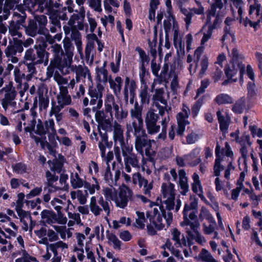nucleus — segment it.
<instances>
[{"mask_svg": "<svg viewBox=\"0 0 262 262\" xmlns=\"http://www.w3.org/2000/svg\"><path fill=\"white\" fill-rule=\"evenodd\" d=\"M232 69H230V82L236 81L238 77L234 78L235 75L239 71L241 82H243V75L245 72V66L241 62L240 60L243 58L242 55L239 54L236 48H233L232 52Z\"/></svg>", "mask_w": 262, "mask_h": 262, "instance_id": "1", "label": "nucleus"}, {"mask_svg": "<svg viewBox=\"0 0 262 262\" xmlns=\"http://www.w3.org/2000/svg\"><path fill=\"white\" fill-rule=\"evenodd\" d=\"M174 186V184L171 182H169V186H168L166 183H163L161 186V192L163 198H166L169 194V196L167 199L174 201L176 196Z\"/></svg>", "mask_w": 262, "mask_h": 262, "instance_id": "2", "label": "nucleus"}, {"mask_svg": "<svg viewBox=\"0 0 262 262\" xmlns=\"http://www.w3.org/2000/svg\"><path fill=\"white\" fill-rule=\"evenodd\" d=\"M219 123L220 124V128L223 135L227 133V130L229 122V115L226 113V118L222 115L221 112L219 110L216 112Z\"/></svg>", "mask_w": 262, "mask_h": 262, "instance_id": "3", "label": "nucleus"}, {"mask_svg": "<svg viewBox=\"0 0 262 262\" xmlns=\"http://www.w3.org/2000/svg\"><path fill=\"white\" fill-rule=\"evenodd\" d=\"M59 158L60 160L55 158L52 161L49 160L48 161V163L50 166L52 165V166L50 167L51 170L57 173H61L63 167V161L65 160L64 157L62 155L59 156Z\"/></svg>", "mask_w": 262, "mask_h": 262, "instance_id": "4", "label": "nucleus"}, {"mask_svg": "<svg viewBox=\"0 0 262 262\" xmlns=\"http://www.w3.org/2000/svg\"><path fill=\"white\" fill-rule=\"evenodd\" d=\"M108 82L110 84V87L113 90L115 95H117L118 93H120L122 89L123 79L120 76H117L115 80H114L112 76H109Z\"/></svg>", "mask_w": 262, "mask_h": 262, "instance_id": "5", "label": "nucleus"}, {"mask_svg": "<svg viewBox=\"0 0 262 262\" xmlns=\"http://www.w3.org/2000/svg\"><path fill=\"white\" fill-rule=\"evenodd\" d=\"M239 131L238 129L236 130L234 133L230 134L231 140L235 141L236 142L239 143L240 145L244 144V141H247V143L249 147H250L252 143L250 141V136L249 135L244 134L241 138H239Z\"/></svg>", "mask_w": 262, "mask_h": 262, "instance_id": "6", "label": "nucleus"}, {"mask_svg": "<svg viewBox=\"0 0 262 262\" xmlns=\"http://www.w3.org/2000/svg\"><path fill=\"white\" fill-rule=\"evenodd\" d=\"M36 51V55L38 60H36V63H43L45 66H47L49 62V53L46 51V49H42L37 48H34Z\"/></svg>", "mask_w": 262, "mask_h": 262, "instance_id": "7", "label": "nucleus"}, {"mask_svg": "<svg viewBox=\"0 0 262 262\" xmlns=\"http://www.w3.org/2000/svg\"><path fill=\"white\" fill-rule=\"evenodd\" d=\"M132 125L134 129V136L135 137L141 136L143 138L147 137L145 130L143 128V120H139L137 122L134 121L132 123Z\"/></svg>", "mask_w": 262, "mask_h": 262, "instance_id": "8", "label": "nucleus"}, {"mask_svg": "<svg viewBox=\"0 0 262 262\" xmlns=\"http://www.w3.org/2000/svg\"><path fill=\"white\" fill-rule=\"evenodd\" d=\"M26 33L32 37H34L37 33L39 34V27L35 19H30L27 27L25 26Z\"/></svg>", "mask_w": 262, "mask_h": 262, "instance_id": "9", "label": "nucleus"}, {"mask_svg": "<svg viewBox=\"0 0 262 262\" xmlns=\"http://www.w3.org/2000/svg\"><path fill=\"white\" fill-rule=\"evenodd\" d=\"M34 18L38 25L39 34H44L45 29L47 24V17L45 15H35Z\"/></svg>", "mask_w": 262, "mask_h": 262, "instance_id": "10", "label": "nucleus"}, {"mask_svg": "<svg viewBox=\"0 0 262 262\" xmlns=\"http://www.w3.org/2000/svg\"><path fill=\"white\" fill-rule=\"evenodd\" d=\"M19 1L18 0H5L4 4L3 13H5L6 17L7 15H10V10H14L15 6H18L17 4Z\"/></svg>", "mask_w": 262, "mask_h": 262, "instance_id": "11", "label": "nucleus"}, {"mask_svg": "<svg viewBox=\"0 0 262 262\" xmlns=\"http://www.w3.org/2000/svg\"><path fill=\"white\" fill-rule=\"evenodd\" d=\"M242 0H233V5L235 8H232L231 10L232 14L234 17H235V13L237 11L238 16L236 17V18L239 19L240 23H242V15L243 13V10L242 9Z\"/></svg>", "mask_w": 262, "mask_h": 262, "instance_id": "12", "label": "nucleus"}, {"mask_svg": "<svg viewBox=\"0 0 262 262\" xmlns=\"http://www.w3.org/2000/svg\"><path fill=\"white\" fill-rule=\"evenodd\" d=\"M199 217L201 221H202L205 219L210 223H212L214 224H216L212 215L210 214L209 210L204 206L202 207Z\"/></svg>", "mask_w": 262, "mask_h": 262, "instance_id": "13", "label": "nucleus"}, {"mask_svg": "<svg viewBox=\"0 0 262 262\" xmlns=\"http://www.w3.org/2000/svg\"><path fill=\"white\" fill-rule=\"evenodd\" d=\"M49 144L51 145V153L55 152L56 148L58 147L56 140L60 142V138L57 136L56 132H51L48 134Z\"/></svg>", "mask_w": 262, "mask_h": 262, "instance_id": "14", "label": "nucleus"}, {"mask_svg": "<svg viewBox=\"0 0 262 262\" xmlns=\"http://www.w3.org/2000/svg\"><path fill=\"white\" fill-rule=\"evenodd\" d=\"M245 108V98L242 97L236 101L232 110L235 114H241Z\"/></svg>", "mask_w": 262, "mask_h": 262, "instance_id": "15", "label": "nucleus"}, {"mask_svg": "<svg viewBox=\"0 0 262 262\" xmlns=\"http://www.w3.org/2000/svg\"><path fill=\"white\" fill-rule=\"evenodd\" d=\"M41 216L42 219H46V223L50 224L52 223V220L57 219V215L53 210L44 209L41 212Z\"/></svg>", "mask_w": 262, "mask_h": 262, "instance_id": "16", "label": "nucleus"}, {"mask_svg": "<svg viewBox=\"0 0 262 262\" xmlns=\"http://www.w3.org/2000/svg\"><path fill=\"white\" fill-rule=\"evenodd\" d=\"M114 140L116 143L117 141H118L120 144H124V137L123 130L121 129L120 125L118 124L114 128Z\"/></svg>", "mask_w": 262, "mask_h": 262, "instance_id": "17", "label": "nucleus"}, {"mask_svg": "<svg viewBox=\"0 0 262 262\" xmlns=\"http://www.w3.org/2000/svg\"><path fill=\"white\" fill-rule=\"evenodd\" d=\"M63 48L65 51V55L69 60H72L73 56V47L69 39L63 40Z\"/></svg>", "mask_w": 262, "mask_h": 262, "instance_id": "18", "label": "nucleus"}, {"mask_svg": "<svg viewBox=\"0 0 262 262\" xmlns=\"http://www.w3.org/2000/svg\"><path fill=\"white\" fill-rule=\"evenodd\" d=\"M50 250L53 253L54 256H58V252L57 249L58 248H68V245L61 241L57 242L54 244H50L49 245Z\"/></svg>", "mask_w": 262, "mask_h": 262, "instance_id": "19", "label": "nucleus"}, {"mask_svg": "<svg viewBox=\"0 0 262 262\" xmlns=\"http://www.w3.org/2000/svg\"><path fill=\"white\" fill-rule=\"evenodd\" d=\"M142 107L139 105L138 102L136 101L135 103L134 109L130 111L131 116L133 118H135L139 120H143L142 118Z\"/></svg>", "mask_w": 262, "mask_h": 262, "instance_id": "20", "label": "nucleus"}, {"mask_svg": "<svg viewBox=\"0 0 262 262\" xmlns=\"http://www.w3.org/2000/svg\"><path fill=\"white\" fill-rule=\"evenodd\" d=\"M113 108L115 111V118L118 120V121H120L122 120L123 119L126 118L127 117L128 115L127 111L123 110L122 108L121 112L120 113L119 106L116 103L113 106Z\"/></svg>", "mask_w": 262, "mask_h": 262, "instance_id": "21", "label": "nucleus"}, {"mask_svg": "<svg viewBox=\"0 0 262 262\" xmlns=\"http://www.w3.org/2000/svg\"><path fill=\"white\" fill-rule=\"evenodd\" d=\"M107 233V238L109 241L112 242L114 244L115 249L120 250L121 246V242L117 238V236L114 233H109V230L106 231Z\"/></svg>", "mask_w": 262, "mask_h": 262, "instance_id": "22", "label": "nucleus"}, {"mask_svg": "<svg viewBox=\"0 0 262 262\" xmlns=\"http://www.w3.org/2000/svg\"><path fill=\"white\" fill-rule=\"evenodd\" d=\"M119 197L120 201L119 203H116L117 206L121 208H124L127 206L128 203V198L125 190H120L119 193Z\"/></svg>", "mask_w": 262, "mask_h": 262, "instance_id": "23", "label": "nucleus"}, {"mask_svg": "<svg viewBox=\"0 0 262 262\" xmlns=\"http://www.w3.org/2000/svg\"><path fill=\"white\" fill-rule=\"evenodd\" d=\"M158 118L159 116L158 114H155L153 111H148L146 114L145 118L146 125L157 123Z\"/></svg>", "mask_w": 262, "mask_h": 262, "instance_id": "24", "label": "nucleus"}, {"mask_svg": "<svg viewBox=\"0 0 262 262\" xmlns=\"http://www.w3.org/2000/svg\"><path fill=\"white\" fill-rule=\"evenodd\" d=\"M139 77L142 84H146L145 77L149 75V71L145 68V64H141L140 66Z\"/></svg>", "mask_w": 262, "mask_h": 262, "instance_id": "25", "label": "nucleus"}, {"mask_svg": "<svg viewBox=\"0 0 262 262\" xmlns=\"http://www.w3.org/2000/svg\"><path fill=\"white\" fill-rule=\"evenodd\" d=\"M39 106L41 110L42 108L46 110L49 106V99L48 97L45 98L42 91H38Z\"/></svg>", "mask_w": 262, "mask_h": 262, "instance_id": "26", "label": "nucleus"}, {"mask_svg": "<svg viewBox=\"0 0 262 262\" xmlns=\"http://www.w3.org/2000/svg\"><path fill=\"white\" fill-rule=\"evenodd\" d=\"M71 184L74 189L81 188L83 185V181L77 173H75V178H71Z\"/></svg>", "mask_w": 262, "mask_h": 262, "instance_id": "27", "label": "nucleus"}, {"mask_svg": "<svg viewBox=\"0 0 262 262\" xmlns=\"http://www.w3.org/2000/svg\"><path fill=\"white\" fill-rule=\"evenodd\" d=\"M199 256L202 261L204 262H212L215 260L211 254L204 248L202 250Z\"/></svg>", "mask_w": 262, "mask_h": 262, "instance_id": "28", "label": "nucleus"}, {"mask_svg": "<svg viewBox=\"0 0 262 262\" xmlns=\"http://www.w3.org/2000/svg\"><path fill=\"white\" fill-rule=\"evenodd\" d=\"M218 105L229 103V95L226 94H220L216 96L214 99Z\"/></svg>", "mask_w": 262, "mask_h": 262, "instance_id": "29", "label": "nucleus"}, {"mask_svg": "<svg viewBox=\"0 0 262 262\" xmlns=\"http://www.w3.org/2000/svg\"><path fill=\"white\" fill-rule=\"evenodd\" d=\"M46 177L48 181V186L51 187L55 188L53 183L58 181L59 178L55 173L52 174L50 171L47 170L46 172Z\"/></svg>", "mask_w": 262, "mask_h": 262, "instance_id": "30", "label": "nucleus"}, {"mask_svg": "<svg viewBox=\"0 0 262 262\" xmlns=\"http://www.w3.org/2000/svg\"><path fill=\"white\" fill-rule=\"evenodd\" d=\"M181 225L182 226H190L191 229L195 233L196 231H198L197 229L199 227L200 224L199 220H195L194 222H191L188 217H187V222L185 219H183V221L181 223Z\"/></svg>", "mask_w": 262, "mask_h": 262, "instance_id": "31", "label": "nucleus"}, {"mask_svg": "<svg viewBox=\"0 0 262 262\" xmlns=\"http://www.w3.org/2000/svg\"><path fill=\"white\" fill-rule=\"evenodd\" d=\"M224 149H222V152L221 151V147L218 143H217L215 149V154L216 159L215 160V164L214 165H221V162L222 160L223 156H224Z\"/></svg>", "mask_w": 262, "mask_h": 262, "instance_id": "32", "label": "nucleus"}, {"mask_svg": "<svg viewBox=\"0 0 262 262\" xmlns=\"http://www.w3.org/2000/svg\"><path fill=\"white\" fill-rule=\"evenodd\" d=\"M224 149H222V152L221 151V147L218 143H217L215 149V154L216 159L215 160V164L214 165H221V162L222 160L223 156H224Z\"/></svg>", "mask_w": 262, "mask_h": 262, "instance_id": "33", "label": "nucleus"}, {"mask_svg": "<svg viewBox=\"0 0 262 262\" xmlns=\"http://www.w3.org/2000/svg\"><path fill=\"white\" fill-rule=\"evenodd\" d=\"M21 25L14 20H11L9 28V33L12 37L16 36L17 31L20 29Z\"/></svg>", "mask_w": 262, "mask_h": 262, "instance_id": "34", "label": "nucleus"}, {"mask_svg": "<svg viewBox=\"0 0 262 262\" xmlns=\"http://www.w3.org/2000/svg\"><path fill=\"white\" fill-rule=\"evenodd\" d=\"M161 213L162 214L163 217L165 219L166 224L168 226H170L171 224L172 219H173V215L172 213L170 212V211L167 212L166 214V210L164 209L163 206H161L160 207Z\"/></svg>", "mask_w": 262, "mask_h": 262, "instance_id": "35", "label": "nucleus"}, {"mask_svg": "<svg viewBox=\"0 0 262 262\" xmlns=\"http://www.w3.org/2000/svg\"><path fill=\"white\" fill-rule=\"evenodd\" d=\"M179 186L182 190L180 192L183 195H185L189 190V185L188 184V179L185 180H181L179 181Z\"/></svg>", "mask_w": 262, "mask_h": 262, "instance_id": "36", "label": "nucleus"}, {"mask_svg": "<svg viewBox=\"0 0 262 262\" xmlns=\"http://www.w3.org/2000/svg\"><path fill=\"white\" fill-rule=\"evenodd\" d=\"M88 196V193L87 190H84V194L83 193L82 191L81 190H78L77 191V196L79 203L81 205H84L86 203Z\"/></svg>", "mask_w": 262, "mask_h": 262, "instance_id": "37", "label": "nucleus"}, {"mask_svg": "<svg viewBox=\"0 0 262 262\" xmlns=\"http://www.w3.org/2000/svg\"><path fill=\"white\" fill-rule=\"evenodd\" d=\"M13 46L15 49L16 51L18 53H21L24 51L23 41L16 37H13L12 41Z\"/></svg>", "mask_w": 262, "mask_h": 262, "instance_id": "38", "label": "nucleus"}, {"mask_svg": "<svg viewBox=\"0 0 262 262\" xmlns=\"http://www.w3.org/2000/svg\"><path fill=\"white\" fill-rule=\"evenodd\" d=\"M113 120L111 119V117L108 119L105 118L102 121L98 123V129H100L101 128L103 130H106L108 128L111 127L112 126V123Z\"/></svg>", "mask_w": 262, "mask_h": 262, "instance_id": "39", "label": "nucleus"}, {"mask_svg": "<svg viewBox=\"0 0 262 262\" xmlns=\"http://www.w3.org/2000/svg\"><path fill=\"white\" fill-rule=\"evenodd\" d=\"M15 210L19 217L20 221L24 220L25 218L28 217L30 221H31V223H33L32 218L29 211H25L23 208L16 209Z\"/></svg>", "mask_w": 262, "mask_h": 262, "instance_id": "40", "label": "nucleus"}, {"mask_svg": "<svg viewBox=\"0 0 262 262\" xmlns=\"http://www.w3.org/2000/svg\"><path fill=\"white\" fill-rule=\"evenodd\" d=\"M13 170L16 172L25 173L27 171V166L21 162L17 163L12 166Z\"/></svg>", "mask_w": 262, "mask_h": 262, "instance_id": "41", "label": "nucleus"}, {"mask_svg": "<svg viewBox=\"0 0 262 262\" xmlns=\"http://www.w3.org/2000/svg\"><path fill=\"white\" fill-rule=\"evenodd\" d=\"M136 50L138 52L140 55L141 64H145V62L148 63L150 59L149 56L146 55L145 52L139 47H137Z\"/></svg>", "mask_w": 262, "mask_h": 262, "instance_id": "42", "label": "nucleus"}, {"mask_svg": "<svg viewBox=\"0 0 262 262\" xmlns=\"http://www.w3.org/2000/svg\"><path fill=\"white\" fill-rule=\"evenodd\" d=\"M62 56L61 55H54L53 60L51 61V64L59 71L60 70V67H61Z\"/></svg>", "mask_w": 262, "mask_h": 262, "instance_id": "43", "label": "nucleus"}, {"mask_svg": "<svg viewBox=\"0 0 262 262\" xmlns=\"http://www.w3.org/2000/svg\"><path fill=\"white\" fill-rule=\"evenodd\" d=\"M49 18L51 21V23L55 26H58L60 25L59 18L58 16V11H54L50 15Z\"/></svg>", "mask_w": 262, "mask_h": 262, "instance_id": "44", "label": "nucleus"}, {"mask_svg": "<svg viewBox=\"0 0 262 262\" xmlns=\"http://www.w3.org/2000/svg\"><path fill=\"white\" fill-rule=\"evenodd\" d=\"M148 133L150 135L155 134L159 132L160 126L157 125V123L146 125Z\"/></svg>", "mask_w": 262, "mask_h": 262, "instance_id": "45", "label": "nucleus"}, {"mask_svg": "<svg viewBox=\"0 0 262 262\" xmlns=\"http://www.w3.org/2000/svg\"><path fill=\"white\" fill-rule=\"evenodd\" d=\"M243 188H244V185L243 184H237L236 188L232 190L231 199L234 201L237 200L239 194Z\"/></svg>", "mask_w": 262, "mask_h": 262, "instance_id": "46", "label": "nucleus"}, {"mask_svg": "<svg viewBox=\"0 0 262 262\" xmlns=\"http://www.w3.org/2000/svg\"><path fill=\"white\" fill-rule=\"evenodd\" d=\"M24 59L26 60L36 61V58L34 53V50L30 48L26 51Z\"/></svg>", "mask_w": 262, "mask_h": 262, "instance_id": "47", "label": "nucleus"}, {"mask_svg": "<svg viewBox=\"0 0 262 262\" xmlns=\"http://www.w3.org/2000/svg\"><path fill=\"white\" fill-rule=\"evenodd\" d=\"M139 96L142 104L149 102V97L146 89H144L141 91Z\"/></svg>", "mask_w": 262, "mask_h": 262, "instance_id": "48", "label": "nucleus"}, {"mask_svg": "<svg viewBox=\"0 0 262 262\" xmlns=\"http://www.w3.org/2000/svg\"><path fill=\"white\" fill-rule=\"evenodd\" d=\"M142 137H143L141 136L136 137L135 141V148L138 152L141 154L143 152V147H144V144H143L142 141Z\"/></svg>", "mask_w": 262, "mask_h": 262, "instance_id": "49", "label": "nucleus"}, {"mask_svg": "<svg viewBox=\"0 0 262 262\" xmlns=\"http://www.w3.org/2000/svg\"><path fill=\"white\" fill-rule=\"evenodd\" d=\"M37 129L35 134L40 136L45 135L47 131L45 130L43 124L40 119H38V123L36 125Z\"/></svg>", "mask_w": 262, "mask_h": 262, "instance_id": "50", "label": "nucleus"}, {"mask_svg": "<svg viewBox=\"0 0 262 262\" xmlns=\"http://www.w3.org/2000/svg\"><path fill=\"white\" fill-rule=\"evenodd\" d=\"M48 45L45 37H40L37 39L36 44L34 46V48H37L42 49H46Z\"/></svg>", "mask_w": 262, "mask_h": 262, "instance_id": "51", "label": "nucleus"}, {"mask_svg": "<svg viewBox=\"0 0 262 262\" xmlns=\"http://www.w3.org/2000/svg\"><path fill=\"white\" fill-rule=\"evenodd\" d=\"M89 6L90 7L94 9L95 11L99 12L102 11L101 2L99 1H96V0H90Z\"/></svg>", "mask_w": 262, "mask_h": 262, "instance_id": "52", "label": "nucleus"}, {"mask_svg": "<svg viewBox=\"0 0 262 262\" xmlns=\"http://www.w3.org/2000/svg\"><path fill=\"white\" fill-rule=\"evenodd\" d=\"M23 63L27 67L28 71L29 73L34 74L36 73L37 71L36 70L35 66L39 64V63H36V61H31V62L30 63H28L26 61H24Z\"/></svg>", "mask_w": 262, "mask_h": 262, "instance_id": "53", "label": "nucleus"}, {"mask_svg": "<svg viewBox=\"0 0 262 262\" xmlns=\"http://www.w3.org/2000/svg\"><path fill=\"white\" fill-rule=\"evenodd\" d=\"M255 84L253 82H249L247 85V97L249 99L253 98L256 94L254 90Z\"/></svg>", "mask_w": 262, "mask_h": 262, "instance_id": "54", "label": "nucleus"}, {"mask_svg": "<svg viewBox=\"0 0 262 262\" xmlns=\"http://www.w3.org/2000/svg\"><path fill=\"white\" fill-rule=\"evenodd\" d=\"M10 45L7 47L5 50V54L7 57H9L11 56L15 55L17 52L14 49V47L12 45V41L10 40Z\"/></svg>", "mask_w": 262, "mask_h": 262, "instance_id": "55", "label": "nucleus"}, {"mask_svg": "<svg viewBox=\"0 0 262 262\" xmlns=\"http://www.w3.org/2000/svg\"><path fill=\"white\" fill-rule=\"evenodd\" d=\"M25 195L23 192H20L17 194L18 200L16 201V205L15 207V210L18 209L23 208L24 207V200L25 198Z\"/></svg>", "mask_w": 262, "mask_h": 262, "instance_id": "56", "label": "nucleus"}, {"mask_svg": "<svg viewBox=\"0 0 262 262\" xmlns=\"http://www.w3.org/2000/svg\"><path fill=\"white\" fill-rule=\"evenodd\" d=\"M124 163L130 164L134 167H138L139 161L137 158L128 156L124 158Z\"/></svg>", "mask_w": 262, "mask_h": 262, "instance_id": "57", "label": "nucleus"}, {"mask_svg": "<svg viewBox=\"0 0 262 262\" xmlns=\"http://www.w3.org/2000/svg\"><path fill=\"white\" fill-rule=\"evenodd\" d=\"M123 10L126 17H130L132 14V8L130 3L127 0H124L123 2Z\"/></svg>", "mask_w": 262, "mask_h": 262, "instance_id": "58", "label": "nucleus"}, {"mask_svg": "<svg viewBox=\"0 0 262 262\" xmlns=\"http://www.w3.org/2000/svg\"><path fill=\"white\" fill-rule=\"evenodd\" d=\"M23 14L24 15H21L19 13H18L17 12H14L13 17H17V19L15 21L16 22L19 24L20 25L25 27L23 25V24L25 22V19L27 16L25 12H24Z\"/></svg>", "mask_w": 262, "mask_h": 262, "instance_id": "59", "label": "nucleus"}, {"mask_svg": "<svg viewBox=\"0 0 262 262\" xmlns=\"http://www.w3.org/2000/svg\"><path fill=\"white\" fill-rule=\"evenodd\" d=\"M249 129L253 137L255 136L262 137V129L261 128H257L255 126H250Z\"/></svg>", "mask_w": 262, "mask_h": 262, "instance_id": "60", "label": "nucleus"}, {"mask_svg": "<svg viewBox=\"0 0 262 262\" xmlns=\"http://www.w3.org/2000/svg\"><path fill=\"white\" fill-rule=\"evenodd\" d=\"M16 96V92L13 89L11 91L8 93H6L5 94V97L3 99L11 102L12 101L15 99Z\"/></svg>", "mask_w": 262, "mask_h": 262, "instance_id": "61", "label": "nucleus"}, {"mask_svg": "<svg viewBox=\"0 0 262 262\" xmlns=\"http://www.w3.org/2000/svg\"><path fill=\"white\" fill-rule=\"evenodd\" d=\"M98 203L102 207L104 211L106 212L107 215H108L110 213V209L108 202L104 201L103 197L101 196L99 198Z\"/></svg>", "mask_w": 262, "mask_h": 262, "instance_id": "62", "label": "nucleus"}, {"mask_svg": "<svg viewBox=\"0 0 262 262\" xmlns=\"http://www.w3.org/2000/svg\"><path fill=\"white\" fill-rule=\"evenodd\" d=\"M41 191V187H36L31 190L30 193L26 195V197L28 199H30L33 197L38 195Z\"/></svg>", "mask_w": 262, "mask_h": 262, "instance_id": "63", "label": "nucleus"}, {"mask_svg": "<svg viewBox=\"0 0 262 262\" xmlns=\"http://www.w3.org/2000/svg\"><path fill=\"white\" fill-rule=\"evenodd\" d=\"M198 135L192 132L189 134L186 137V142L188 144H192L195 142L197 140Z\"/></svg>", "mask_w": 262, "mask_h": 262, "instance_id": "64", "label": "nucleus"}]
</instances>
